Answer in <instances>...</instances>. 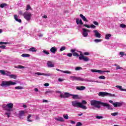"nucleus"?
<instances>
[{"instance_id":"f3484780","label":"nucleus","mask_w":126,"mask_h":126,"mask_svg":"<svg viewBox=\"0 0 126 126\" xmlns=\"http://www.w3.org/2000/svg\"><path fill=\"white\" fill-rule=\"evenodd\" d=\"M56 70H57L58 71H61V72H63V73H66L67 74H71V72L68 71V70H65V71H63V70H61L60 69H56Z\"/></svg>"},{"instance_id":"9b49d317","label":"nucleus","mask_w":126,"mask_h":126,"mask_svg":"<svg viewBox=\"0 0 126 126\" xmlns=\"http://www.w3.org/2000/svg\"><path fill=\"white\" fill-rule=\"evenodd\" d=\"M123 104H124V102H115L113 103V106L115 108H116L117 107H122Z\"/></svg>"},{"instance_id":"7ed1b4c3","label":"nucleus","mask_w":126,"mask_h":126,"mask_svg":"<svg viewBox=\"0 0 126 126\" xmlns=\"http://www.w3.org/2000/svg\"><path fill=\"white\" fill-rule=\"evenodd\" d=\"M70 96H72V98L74 99H78L79 98L78 95L68 93H64V94H60L61 98H63V99H65V98H69Z\"/></svg>"},{"instance_id":"b1692460","label":"nucleus","mask_w":126,"mask_h":126,"mask_svg":"<svg viewBox=\"0 0 126 126\" xmlns=\"http://www.w3.org/2000/svg\"><path fill=\"white\" fill-rule=\"evenodd\" d=\"M116 87L119 89L121 91H125L126 92V89H123V87H122V86H116Z\"/></svg>"},{"instance_id":"f704fd0d","label":"nucleus","mask_w":126,"mask_h":126,"mask_svg":"<svg viewBox=\"0 0 126 126\" xmlns=\"http://www.w3.org/2000/svg\"><path fill=\"white\" fill-rule=\"evenodd\" d=\"M15 89L17 90H21L22 89H23V87L22 86H18V87H15Z\"/></svg>"},{"instance_id":"13d9d810","label":"nucleus","mask_w":126,"mask_h":126,"mask_svg":"<svg viewBox=\"0 0 126 126\" xmlns=\"http://www.w3.org/2000/svg\"><path fill=\"white\" fill-rule=\"evenodd\" d=\"M91 28H93V29H95L96 28V26L94 25H91Z\"/></svg>"},{"instance_id":"1a4fd4ad","label":"nucleus","mask_w":126,"mask_h":126,"mask_svg":"<svg viewBox=\"0 0 126 126\" xmlns=\"http://www.w3.org/2000/svg\"><path fill=\"white\" fill-rule=\"evenodd\" d=\"M92 72H98V73H100V74H104L105 72H110V71L107 70V71H103L101 70H97V69H92L91 70Z\"/></svg>"},{"instance_id":"a878e982","label":"nucleus","mask_w":126,"mask_h":126,"mask_svg":"<svg viewBox=\"0 0 126 126\" xmlns=\"http://www.w3.org/2000/svg\"><path fill=\"white\" fill-rule=\"evenodd\" d=\"M29 51L30 52H37V50H36V48L35 47H32L29 49Z\"/></svg>"},{"instance_id":"2f4dec72","label":"nucleus","mask_w":126,"mask_h":126,"mask_svg":"<svg viewBox=\"0 0 126 126\" xmlns=\"http://www.w3.org/2000/svg\"><path fill=\"white\" fill-rule=\"evenodd\" d=\"M43 54H44V55H50V52L49 51H48V50H44L42 51Z\"/></svg>"},{"instance_id":"f03ea898","label":"nucleus","mask_w":126,"mask_h":126,"mask_svg":"<svg viewBox=\"0 0 126 126\" xmlns=\"http://www.w3.org/2000/svg\"><path fill=\"white\" fill-rule=\"evenodd\" d=\"M2 108L4 111H7V112L5 113L7 117V118H9L10 117V115H11V113L10 112H12L13 111V103H9L7 104L6 105L4 104L2 106Z\"/></svg>"},{"instance_id":"8fccbe9b","label":"nucleus","mask_w":126,"mask_h":126,"mask_svg":"<svg viewBox=\"0 0 126 126\" xmlns=\"http://www.w3.org/2000/svg\"><path fill=\"white\" fill-rule=\"evenodd\" d=\"M29 9H31V6H30V5H27L26 10H29Z\"/></svg>"},{"instance_id":"603ef678","label":"nucleus","mask_w":126,"mask_h":126,"mask_svg":"<svg viewBox=\"0 0 126 126\" xmlns=\"http://www.w3.org/2000/svg\"><path fill=\"white\" fill-rule=\"evenodd\" d=\"M82 126V123H81V122H78L76 125V126Z\"/></svg>"},{"instance_id":"c85d7f7f","label":"nucleus","mask_w":126,"mask_h":126,"mask_svg":"<svg viewBox=\"0 0 126 126\" xmlns=\"http://www.w3.org/2000/svg\"><path fill=\"white\" fill-rule=\"evenodd\" d=\"M24 115V111H20L19 113V116L20 117V118H21L22 117H23V116Z\"/></svg>"},{"instance_id":"052dcab7","label":"nucleus","mask_w":126,"mask_h":126,"mask_svg":"<svg viewBox=\"0 0 126 126\" xmlns=\"http://www.w3.org/2000/svg\"><path fill=\"white\" fill-rule=\"evenodd\" d=\"M0 49H5V45L0 46Z\"/></svg>"},{"instance_id":"4c0bfd02","label":"nucleus","mask_w":126,"mask_h":126,"mask_svg":"<svg viewBox=\"0 0 126 126\" xmlns=\"http://www.w3.org/2000/svg\"><path fill=\"white\" fill-rule=\"evenodd\" d=\"M31 117H32L31 115H29V116L27 118L28 122H33V120H32L31 119H30V118H31Z\"/></svg>"},{"instance_id":"473e14b6","label":"nucleus","mask_w":126,"mask_h":126,"mask_svg":"<svg viewBox=\"0 0 126 126\" xmlns=\"http://www.w3.org/2000/svg\"><path fill=\"white\" fill-rule=\"evenodd\" d=\"M21 57H23L24 58H29V57H30V55L27 54H23L21 55Z\"/></svg>"},{"instance_id":"bb28decb","label":"nucleus","mask_w":126,"mask_h":126,"mask_svg":"<svg viewBox=\"0 0 126 126\" xmlns=\"http://www.w3.org/2000/svg\"><path fill=\"white\" fill-rule=\"evenodd\" d=\"M15 68H20V69H22V68H25V66H22L19 65L18 66H14Z\"/></svg>"},{"instance_id":"6ab92c4d","label":"nucleus","mask_w":126,"mask_h":126,"mask_svg":"<svg viewBox=\"0 0 126 126\" xmlns=\"http://www.w3.org/2000/svg\"><path fill=\"white\" fill-rule=\"evenodd\" d=\"M55 120H56V121H57V122H64V119H63V117H61L55 118Z\"/></svg>"},{"instance_id":"cd10ccee","label":"nucleus","mask_w":126,"mask_h":126,"mask_svg":"<svg viewBox=\"0 0 126 126\" xmlns=\"http://www.w3.org/2000/svg\"><path fill=\"white\" fill-rule=\"evenodd\" d=\"M9 77H10V78H13V79H16L17 76L14 74H10Z\"/></svg>"},{"instance_id":"412c9836","label":"nucleus","mask_w":126,"mask_h":126,"mask_svg":"<svg viewBox=\"0 0 126 126\" xmlns=\"http://www.w3.org/2000/svg\"><path fill=\"white\" fill-rule=\"evenodd\" d=\"M14 18L15 20H16V21H17V22H19V23H21L22 22L21 19H18V16H17V15H14Z\"/></svg>"},{"instance_id":"7c9ffc66","label":"nucleus","mask_w":126,"mask_h":126,"mask_svg":"<svg viewBox=\"0 0 126 126\" xmlns=\"http://www.w3.org/2000/svg\"><path fill=\"white\" fill-rule=\"evenodd\" d=\"M5 6H7V4L5 3H3L0 4V8H3V7H5Z\"/></svg>"},{"instance_id":"f257e3e1","label":"nucleus","mask_w":126,"mask_h":126,"mask_svg":"<svg viewBox=\"0 0 126 126\" xmlns=\"http://www.w3.org/2000/svg\"><path fill=\"white\" fill-rule=\"evenodd\" d=\"M91 105L94 107H93V110H96V108L100 109L101 108V105H102L103 107H106L108 110H113V107L110 104L97 100H91Z\"/></svg>"},{"instance_id":"a211bd4d","label":"nucleus","mask_w":126,"mask_h":126,"mask_svg":"<svg viewBox=\"0 0 126 126\" xmlns=\"http://www.w3.org/2000/svg\"><path fill=\"white\" fill-rule=\"evenodd\" d=\"M76 23L77 24V25L79 24L80 25H83V22H82V20L81 19H79V18L76 19Z\"/></svg>"},{"instance_id":"e2e57ef3","label":"nucleus","mask_w":126,"mask_h":126,"mask_svg":"<svg viewBox=\"0 0 126 126\" xmlns=\"http://www.w3.org/2000/svg\"><path fill=\"white\" fill-rule=\"evenodd\" d=\"M90 54L89 53V52H85L84 53V55H85V56H89Z\"/></svg>"},{"instance_id":"4468645a","label":"nucleus","mask_w":126,"mask_h":126,"mask_svg":"<svg viewBox=\"0 0 126 126\" xmlns=\"http://www.w3.org/2000/svg\"><path fill=\"white\" fill-rule=\"evenodd\" d=\"M35 74H37V75H44V76H51V75H52V74L50 73L45 74L44 73L36 72Z\"/></svg>"},{"instance_id":"aec40b11","label":"nucleus","mask_w":126,"mask_h":126,"mask_svg":"<svg viewBox=\"0 0 126 126\" xmlns=\"http://www.w3.org/2000/svg\"><path fill=\"white\" fill-rule=\"evenodd\" d=\"M47 64L48 67H54L55 66V64H53L51 61H48Z\"/></svg>"},{"instance_id":"4d7b16f0","label":"nucleus","mask_w":126,"mask_h":126,"mask_svg":"<svg viewBox=\"0 0 126 126\" xmlns=\"http://www.w3.org/2000/svg\"><path fill=\"white\" fill-rule=\"evenodd\" d=\"M72 55L71 53H67V57H69V58H71L72 57Z\"/></svg>"},{"instance_id":"5fc2aeb1","label":"nucleus","mask_w":126,"mask_h":126,"mask_svg":"<svg viewBox=\"0 0 126 126\" xmlns=\"http://www.w3.org/2000/svg\"><path fill=\"white\" fill-rule=\"evenodd\" d=\"M84 26L85 27H87V28H91V26H89V25L84 24Z\"/></svg>"},{"instance_id":"864d4df0","label":"nucleus","mask_w":126,"mask_h":126,"mask_svg":"<svg viewBox=\"0 0 126 126\" xmlns=\"http://www.w3.org/2000/svg\"><path fill=\"white\" fill-rule=\"evenodd\" d=\"M64 79H62V78H59L58 79V81H59V82H62V81H64Z\"/></svg>"},{"instance_id":"20e7f679","label":"nucleus","mask_w":126,"mask_h":126,"mask_svg":"<svg viewBox=\"0 0 126 126\" xmlns=\"http://www.w3.org/2000/svg\"><path fill=\"white\" fill-rule=\"evenodd\" d=\"M71 104L73 107H76V108H81V109H83V110H86V109H87L86 106L82 105L81 103L79 102L76 100L72 101Z\"/></svg>"},{"instance_id":"37998d69","label":"nucleus","mask_w":126,"mask_h":126,"mask_svg":"<svg viewBox=\"0 0 126 126\" xmlns=\"http://www.w3.org/2000/svg\"><path fill=\"white\" fill-rule=\"evenodd\" d=\"M119 55L121 56V58H123V56H125V52H120L119 53Z\"/></svg>"},{"instance_id":"72a5a7b5","label":"nucleus","mask_w":126,"mask_h":126,"mask_svg":"<svg viewBox=\"0 0 126 126\" xmlns=\"http://www.w3.org/2000/svg\"><path fill=\"white\" fill-rule=\"evenodd\" d=\"M115 66H116V70H118V69H123V67H121V66H120V65L115 64H114Z\"/></svg>"},{"instance_id":"ddd939ff","label":"nucleus","mask_w":126,"mask_h":126,"mask_svg":"<svg viewBox=\"0 0 126 126\" xmlns=\"http://www.w3.org/2000/svg\"><path fill=\"white\" fill-rule=\"evenodd\" d=\"M71 53H72L73 56L74 57H79V55L77 53H76V49H71L70 50Z\"/></svg>"},{"instance_id":"69168bd1","label":"nucleus","mask_w":126,"mask_h":126,"mask_svg":"<svg viewBox=\"0 0 126 126\" xmlns=\"http://www.w3.org/2000/svg\"><path fill=\"white\" fill-rule=\"evenodd\" d=\"M50 84L49 83H45L44 84V86H46V87L49 86Z\"/></svg>"},{"instance_id":"6e6d98bb","label":"nucleus","mask_w":126,"mask_h":126,"mask_svg":"<svg viewBox=\"0 0 126 126\" xmlns=\"http://www.w3.org/2000/svg\"><path fill=\"white\" fill-rule=\"evenodd\" d=\"M7 42H0V45H7Z\"/></svg>"},{"instance_id":"f8f14e48","label":"nucleus","mask_w":126,"mask_h":126,"mask_svg":"<svg viewBox=\"0 0 126 126\" xmlns=\"http://www.w3.org/2000/svg\"><path fill=\"white\" fill-rule=\"evenodd\" d=\"M93 32L94 33V35L96 37V38H101V34L99 33V32H98L97 30H94L93 31Z\"/></svg>"},{"instance_id":"c9c22d12","label":"nucleus","mask_w":126,"mask_h":126,"mask_svg":"<svg viewBox=\"0 0 126 126\" xmlns=\"http://www.w3.org/2000/svg\"><path fill=\"white\" fill-rule=\"evenodd\" d=\"M10 74H11V72L9 71H6L5 72V75H6V76H10Z\"/></svg>"},{"instance_id":"de8ad7c7","label":"nucleus","mask_w":126,"mask_h":126,"mask_svg":"<svg viewBox=\"0 0 126 126\" xmlns=\"http://www.w3.org/2000/svg\"><path fill=\"white\" fill-rule=\"evenodd\" d=\"M82 105H86L87 104V102H86L85 100H82V102L81 103Z\"/></svg>"},{"instance_id":"a18cd8bd","label":"nucleus","mask_w":126,"mask_h":126,"mask_svg":"<svg viewBox=\"0 0 126 126\" xmlns=\"http://www.w3.org/2000/svg\"><path fill=\"white\" fill-rule=\"evenodd\" d=\"M95 118L96 119H97V120H100L101 119H104V117H103V116H95Z\"/></svg>"},{"instance_id":"bf43d9fd","label":"nucleus","mask_w":126,"mask_h":126,"mask_svg":"<svg viewBox=\"0 0 126 126\" xmlns=\"http://www.w3.org/2000/svg\"><path fill=\"white\" fill-rule=\"evenodd\" d=\"M93 23L94 24V25H96V26L99 25V23H98V22L96 21H94Z\"/></svg>"},{"instance_id":"a19ab883","label":"nucleus","mask_w":126,"mask_h":126,"mask_svg":"<svg viewBox=\"0 0 126 126\" xmlns=\"http://www.w3.org/2000/svg\"><path fill=\"white\" fill-rule=\"evenodd\" d=\"M90 59L89 58H88L87 57H84V59L83 61H84V62H88L89 61Z\"/></svg>"},{"instance_id":"dca6fc26","label":"nucleus","mask_w":126,"mask_h":126,"mask_svg":"<svg viewBox=\"0 0 126 126\" xmlns=\"http://www.w3.org/2000/svg\"><path fill=\"white\" fill-rule=\"evenodd\" d=\"M76 89L77 90H79L80 91H83V90H85L86 89V87L85 86H77L76 87Z\"/></svg>"},{"instance_id":"9d476101","label":"nucleus","mask_w":126,"mask_h":126,"mask_svg":"<svg viewBox=\"0 0 126 126\" xmlns=\"http://www.w3.org/2000/svg\"><path fill=\"white\" fill-rule=\"evenodd\" d=\"M83 32L82 35L84 37H87L88 36V32H90V31L86 30V29H82Z\"/></svg>"},{"instance_id":"58836bf2","label":"nucleus","mask_w":126,"mask_h":126,"mask_svg":"<svg viewBox=\"0 0 126 126\" xmlns=\"http://www.w3.org/2000/svg\"><path fill=\"white\" fill-rule=\"evenodd\" d=\"M66 49V48L65 47V46L62 47L60 49V51L63 52V51H64V50H65Z\"/></svg>"},{"instance_id":"ea45409f","label":"nucleus","mask_w":126,"mask_h":126,"mask_svg":"<svg viewBox=\"0 0 126 126\" xmlns=\"http://www.w3.org/2000/svg\"><path fill=\"white\" fill-rule=\"evenodd\" d=\"M0 73L2 75H5V71L4 70H0Z\"/></svg>"},{"instance_id":"6e6552de","label":"nucleus","mask_w":126,"mask_h":126,"mask_svg":"<svg viewBox=\"0 0 126 126\" xmlns=\"http://www.w3.org/2000/svg\"><path fill=\"white\" fill-rule=\"evenodd\" d=\"M69 79H70V80H72V81H74V80H77V81H83L84 80V79L81 77L73 76H70Z\"/></svg>"},{"instance_id":"2eb2a0df","label":"nucleus","mask_w":126,"mask_h":126,"mask_svg":"<svg viewBox=\"0 0 126 126\" xmlns=\"http://www.w3.org/2000/svg\"><path fill=\"white\" fill-rule=\"evenodd\" d=\"M58 51V48L56 47H53L50 49V52L52 54H56L57 52Z\"/></svg>"},{"instance_id":"0eeeda50","label":"nucleus","mask_w":126,"mask_h":126,"mask_svg":"<svg viewBox=\"0 0 126 126\" xmlns=\"http://www.w3.org/2000/svg\"><path fill=\"white\" fill-rule=\"evenodd\" d=\"M23 15L25 19L27 21H30V20H31V17L32 16V14H31V13L25 12Z\"/></svg>"},{"instance_id":"393cba45","label":"nucleus","mask_w":126,"mask_h":126,"mask_svg":"<svg viewBox=\"0 0 126 126\" xmlns=\"http://www.w3.org/2000/svg\"><path fill=\"white\" fill-rule=\"evenodd\" d=\"M83 81H87V82H96L97 83H98L99 82H98V81H94L93 80H88V79H84Z\"/></svg>"},{"instance_id":"338daca9","label":"nucleus","mask_w":126,"mask_h":126,"mask_svg":"<svg viewBox=\"0 0 126 126\" xmlns=\"http://www.w3.org/2000/svg\"><path fill=\"white\" fill-rule=\"evenodd\" d=\"M109 103H110L111 104H112L113 105H114V103H115L113 101V100H109Z\"/></svg>"},{"instance_id":"49530a36","label":"nucleus","mask_w":126,"mask_h":126,"mask_svg":"<svg viewBox=\"0 0 126 126\" xmlns=\"http://www.w3.org/2000/svg\"><path fill=\"white\" fill-rule=\"evenodd\" d=\"M111 116H113L114 117H115V116H118V115H119V113L115 112L113 113H111Z\"/></svg>"},{"instance_id":"09e8293b","label":"nucleus","mask_w":126,"mask_h":126,"mask_svg":"<svg viewBox=\"0 0 126 126\" xmlns=\"http://www.w3.org/2000/svg\"><path fill=\"white\" fill-rule=\"evenodd\" d=\"M99 79H106V77L104 76H100L98 77Z\"/></svg>"},{"instance_id":"39448f33","label":"nucleus","mask_w":126,"mask_h":126,"mask_svg":"<svg viewBox=\"0 0 126 126\" xmlns=\"http://www.w3.org/2000/svg\"><path fill=\"white\" fill-rule=\"evenodd\" d=\"M16 84L15 82H12L11 81H2L0 85L2 87H7V86H10V85H15Z\"/></svg>"},{"instance_id":"0e129e2a","label":"nucleus","mask_w":126,"mask_h":126,"mask_svg":"<svg viewBox=\"0 0 126 126\" xmlns=\"http://www.w3.org/2000/svg\"><path fill=\"white\" fill-rule=\"evenodd\" d=\"M19 14H20V15H23V13H22V11L20 10L19 11Z\"/></svg>"},{"instance_id":"680f3d73","label":"nucleus","mask_w":126,"mask_h":126,"mask_svg":"<svg viewBox=\"0 0 126 126\" xmlns=\"http://www.w3.org/2000/svg\"><path fill=\"white\" fill-rule=\"evenodd\" d=\"M46 93H54L53 91H47L46 92Z\"/></svg>"},{"instance_id":"c03bdc74","label":"nucleus","mask_w":126,"mask_h":126,"mask_svg":"<svg viewBox=\"0 0 126 126\" xmlns=\"http://www.w3.org/2000/svg\"><path fill=\"white\" fill-rule=\"evenodd\" d=\"M63 117L65 120H68V115L67 114L63 115Z\"/></svg>"},{"instance_id":"c756f323","label":"nucleus","mask_w":126,"mask_h":126,"mask_svg":"<svg viewBox=\"0 0 126 126\" xmlns=\"http://www.w3.org/2000/svg\"><path fill=\"white\" fill-rule=\"evenodd\" d=\"M111 37H112V34H107L105 35V39L106 40H109Z\"/></svg>"},{"instance_id":"774afa93","label":"nucleus","mask_w":126,"mask_h":126,"mask_svg":"<svg viewBox=\"0 0 126 126\" xmlns=\"http://www.w3.org/2000/svg\"><path fill=\"white\" fill-rule=\"evenodd\" d=\"M38 36H39L40 37H42L43 36V34H41V33L39 34Z\"/></svg>"},{"instance_id":"3c124183","label":"nucleus","mask_w":126,"mask_h":126,"mask_svg":"<svg viewBox=\"0 0 126 126\" xmlns=\"http://www.w3.org/2000/svg\"><path fill=\"white\" fill-rule=\"evenodd\" d=\"M120 27H121V28H126V25L123 24H121L120 25Z\"/></svg>"},{"instance_id":"4be33fe9","label":"nucleus","mask_w":126,"mask_h":126,"mask_svg":"<svg viewBox=\"0 0 126 126\" xmlns=\"http://www.w3.org/2000/svg\"><path fill=\"white\" fill-rule=\"evenodd\" d=\"M79 53H80L79 60H80V61H81V60H84V56H83V54H82V52H81V51H79Z\"/></svg>"},{"instance_id":"423d86ee","label":"nucleus","mask_w":126,"mask_h":126,"mask_svg":"<svg viewBox=\"0 0 126 126\" xmlns=\"http://www.w3.org/2000/svg\"><path fill=\"white\" fill-rule=\"evenodd\" d=\"M99 97H105V96H109V97H115V94H110L107 92H101L98 93Z\"/></svg>"},{"instance_id":"5701e85b","label":"nucleus","mask_w":126,"mask_h":126,"mask_svg":"<svg viewBox=\"0 0 126 126\" xmlns=\"http://www.w3.org/2000/svg\"><path fill=\"white\" fill-rule=\"evenodd\" d=\"M80 17L83 19V21H85L86 22H88V20H87V19L83 15L81 14L80 15Z\"/></svg>"},{"instance_id":"e433bc0d","label":"nucleus","mask_w":126,"mask_h":126,"mask_svg":"<svg viewBox=\"0 0 126 126\" xmlns=\"http://www.w3.org/2000/svg\"><path fill=\"white\" fill-rule=\"evenodd\" d=\"M102 41V39H94V42H95V43H100V42H101V41Z\"/></svg>"},{"instance_id":"79ce46f5","label":"nucleus","mask_w":126,"mask_h":126,"mask_svg":"<svg viewBox=\"0 0 126 126\" xmlns=\"http://www.w3.org/2000/svg\"><path fill=\"white\" fill-rule=\"evenodd\" d=\"M75 70L78 71V70H81L82 69V68L81 67H76L75 68Z\"/></svg>"}]
</instances>
